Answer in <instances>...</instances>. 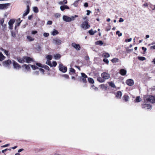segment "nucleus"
Returning a JSON list of instances; mask_svg holds the SVG:
<instances>
[{
	"instance_id": "obj_42",
	"label": "nucleus",
	"mask_w": 155,
	"mask_h": 155,
	"mask_svg": "<svg viewBox=\"0 0 155 155\" xmlns=\"http://www.w3.org/2000/svg\"><path fill=\"white\" fill-rule=\"evenodd\" d=\"M75 72V70L72 68H71L70 70V74H71V73H74Z\"/></svg>"
},
{
	"instance_id": "obj_51",
	"label": "nucleus",
	"mask_w": 155,
	"mask_h": 155,
	"mask_svg": "<svg viewBox=\"0 0 155 155\" xmlns=\"http://www.w3.org/2000/svg\"><path fill=\"white\" fill-rule=\"evenodd\" d=\"M132 40V39L131 38H129V39H126L125 40V42H130Z\"/></svg>"
},
{
	"instance_id": "obj_20",
	"label": "nucleus",
	"mask_w": 155,
	"mask_h": 155,
	"mask_svg": "<svg viewBox=\"0 0 155 155\" xmlns=\"http://www.w3.org/2000/svg\"><path fill=\"white\" fill-rule=\"evenodd\" d=\"M102 56L104 58H109L110 56V54L107 53H104L102 54Z\"/></svg>"
},
{
	"instance_id": "obj_32",
	"label": "nucleus",
	"mask_w": 155,
	"mask_h": 155,
	"mask_svg": "<svg viewBox=\"0 0 155 155\" xmlns=\"http://www.w3.org/2000/svg\"><path fill=\"white\" fill-rule=\"evenodd\" d=\"M97 81L101 83H102L104 82V79H102L101 77H98L97 78Z\"/></svg>"
},
{
	"instance_id": "obj_22",
	"label": "nucleus",
	"mask_w": 155,
	"mask_h": 155,
	"mask_svg": "<svg viewBox=\"0 0 155 155\" xmlns=\"http://www.w3.org/2000/svg\"><path fill=\"white\" fill-rule=\"evenodd\" d=\"M142 100L140 98V96H137V97L135 100V102H139L141 101Z\"/></svg>"
},
{
	"instance_id": "obj_31",
	"label": "nucleus",
	"mask_w": 155,
	"mask_h": 155,
	"mask_svg": "<svg viewBox=\"0 0 155 155\" xmlns=\"http://www.w3.org/2000/svg\"><path fill=\"white\" fill-rule=\"evenodd\" d=\"M88 80L89 83L91 84H93L94 83V81L92 78H88Z\"/></svg>"
},
{
	"instance_id": "obj_44",
	"label": "nucleus",
	"mask_w": 155,
	"mask_h": 155,
	"mask_svg": "<svg viewBox=\"0 0 155 155\" xmlns=\"http://www.w3.org/2000/svg\"><path fill=\"white\" fill-rule=\"evenodd\" d=\"M4 18H3L1 19L0 20V25H3V24L4 23Z\"/></svg>"
},
{
	"instance_id": "obj_64",
	"label": "nucleus",
	"mask_w": 155,
	"mask_h": 155,
	"mask_svg": "<svg viewBox=\"0 0 155 155\" xmlns=\"http://www.w3.org/2000/svg\"><path fill=\"white\" fill-rule=\"evenodd\" d=\"M52 21H48L47 22V24L50 25L52 24Z\"/></svg>"
},
{
	"instance_id": "obj_8",
	"label": "nucleus",
	"mask_w": 155,
	"mask_h": 155,
	"mask_svg": "<svg viewBox=\"0 0 155 155\" xmlns=\"http://www.w3.org/2000/svg\"><path fill=\"white\" fill-rule=\"evenodd\" d=\"M71 46L77 51H79L81 49V46L80 45L75 43H72Z\"/></svg>"
},
{
	"instance_id": "obj_13",
	"label": "nucleus",
	"mask_w": 155,
	"mask_h": 155,
	"mask_svg": "<svg viewBox=\"0 0 155 155\" xmlns=\"http://www.w3.org/2000/svg\"><path fill=\"white\" fill-rule=\"evenodd\" d=\"M25 62L27 63H30L31 61H33V59L32 58L27 56H25Z\"/></svg>"
},
{
	"instance_id": "obj_4",
	"label": "nucleus",
	"mask_w": 155,
	"mask_h": 155,
	"mask_svg": "<svg viewBox=\"0 0 155 155\" xmlns=\"http://www.w3.org/2000/svg\"><path fill=\"white\" fill-rule=\"evenodd\" d=\"M11 63L12 61H11L10 60H8L4 61L3 62V64L5 67L10 68V64Z\"/></svg>"
},
{
	"instance_id": "obj_52",
	"label": "nucleus",
	"mask_w": 155,
	"mask_h": 155,
	"mask_svg": "<svg viewBox=\"0 0 155 155\" xmlns=\"http://www.w3.org/2000/svg\"><path fill=\"white\" fill-rule=\"evenodd\" d=\"M78 1H76L75 2H74V3L73 5H74L75 7L77 6L78 5Z\"/></svg>"
},
{
	"instance_id": "obj_6",
	"label": "nucleus",
	"mask_w": 155,
	"mask_h": 155,
	"mask_svg": "<svg viewBox=\"0 0 155 155\" xmlns=\"http://www.w3.org/2000/svg\"><path fill=\"white\" fill-rule=\"evenodd\" d=\"M101 76L104 80L108 79L110 78V75L106 72H103L101 74Z\"/></svg>"
},
{
	"instance_id": "obj_14",
	"label": "nucleus",
	"mask_w": 155,
	"mask_h": 155,
	"mask_svg": "<svg viewBox=\"0 0 155 155\" xmlns=\"http://www.w3.org/2000/svg\"><path fill=\"white\" fill-rule=\"evenodd\" d=\"M29 12V5H27V9L26 11L23 14L22 18H24L25 16L27 15Z\"/></svg>"
},
{
	"instance_id": "obj_3",
	"label": "nucleus",
	"mask_w": 155,
	"mask_h": 155,
	"mask_svg": "<svg viewBox=\"0 0 155 155\" xmlns=\"http://www.w3.org/2000/svg\"><path fill=\"white\" fill-rule=\"evenodd\" d=\"M61 40L57 38H54L52 40V43L55 45H60L61 44Z\"/></svg>"
},
{
	"instance_id": "obj_5",
	"label": "nucleus",
	"mask_w": 155,
	"mask_h": 155,
	"mask_svg": "<svg viewBox=\"0 0 155 155\" xmlns=\"http://www.w3.org/2000/svg\"><path fill=\"white\" fill-rule=\"evenodd\" d=\"M59 70L63 73H65L67 71V68L66 67L63 66L62 64H59Z\"/></svg>"
},
{
	"instance_id": "obj_1",
	"label": "nucleus",
	"mask_w": 155,
	"mask_h": 155,
	"mask_svg": "<svg viewBox=\"0 0 155 155\" xmlns=\"http://www.w3.org/2000/svg\"><path fill=\"white\" fill-rule=\"evenodd\" d=\"M144 100L145 103L148 101L151 103H155V96L145 95L144 96Z\"/></svg>"
},
{
	"instance_id": "obj_16",
	"label": "nucleus",
	"mask_w": 155,
	"mask_h": 155,
	"mask_svg": "<svg viewBox=\"0 0 155 155\" xmlns=\"http://www.w3.org/2000/svg\"><path fill=\"white\" fill-rule=\"evenodd\" d=\"M60 9L62 11H63L65 9H69V8L67 5H64L63 6H61L60 7Z\"/></svg>"
},
{
	"instance_id": "obj_43",
	"label": "nucleus",
	"mask_w": 155,
	"mask_h": 155,
	"mask_svg": "<svg viewBox=\"0 0 155 155\" xmlns=\"http://www.w3.org/2000/svg\"><path fill=\"white\" fill-rule=\"evenodd\" d=\"M88 32L91 35H94V31L92 29L89 30Z\"/></svg>"
},
{
	"instance_id": "obj_18",
	"label": "nucleus",
	"mask_w": 155,
	"mask_h": 155,
	"mask_svg": "<svg viewBox=\"0 0 155 155\" xmlns=\"http://www.w3.org/2000/svg\"><path fill=\"white\" fill-rule=\"evenodd\" d=\"M22 20L21 21L20 18L18 19L16 21V25L15 26V29H16L17 26H19L20 25L21 23V22Z\"/></svg>"
},
{
	"instance_id": "obj_46",
	"label": "nucleus",
	"mask_w": 155,
	"mask_h": 155,
	"mask_svg": "<svg viewBox=\"0 0 155 155\" xmlns=\"http://www.w3.org/2000/svg\"><path fill=\"white\" fill-rule=\"evenodd\" d=\"M116 34L117 35H118L119 37L121 36L122 35V34L121 33H120V32L119 31H118L116 32Z\"/></svg>"
},
{
	"instance_id": "obj_59",
	"label": "nucleus",
	"mask_w": 155,
	"mask_h": 155,
	"mask_svg": "<svg viewBox=\"0 0 155 155\" xmlns=\"http://www.w3.org/2000/svg\"><path fill=\"white\" fill-rule=\"evenodd\" d=\"M133 49H127V50H126V51H127V53H129V52H130L131 51H133Z\"/></svg>"
},
{
	"instance_id": "obj_25",
	"label": "nucleus",
	"mask_w": 155,
	"mask_h": 155,
	"mask_svg": "<svg viewBox=\"0 0 155 155\" xmlns=\"http://www.w3.org/2000/svg\"><path fill=\"white\" fill-rule=\"evenodd\" d=\"M15 21V20L14 19H11L8 22V25H13V24L14 23Z\"/></svg>"
},
{
	"instance_id": "obj_50",
	"label": "nucleus",
	"mask_w": 155,
	"mask_h": 155,
	"mask_svg": "<svg viewBox=\"0 0 155 155\" xmlns=\"http://www.w3.org/2000/svg\"><path fill=\"white\" fill-rule=\"evenodd\" d=\"M49 35V34L48 33H45L43 34V35L44 37H48Z\"/></svg>"
},
{
	"instance_id": "obj_7",
	"label": "nucleus",
	"mask_w": 155,
	"mask_h": 155,
	"mask_svg": "<svg viewBox=\"0 0 155 155\" xmlns=\"http://www.w3.org/2000/svg\"><path fill=\"white\" fill-rule=\"evenodd\" d=\"M10 5V3H5L0 4V9H6Z\"/></svg>"
},
{
	"instance_id": "obj_37",
	"label": "nucleus",
	"mask_w": 155,
	"mask_h": 155,
	"mask_svg": "<svg viewBox=\"0 0 155 155\" xmlns=\"http://www.w3.org/2000/svg\"><path fill=\"white\" fill-rule=\"evenodd\" d=\"M124 98L126 101H128L129 99V97L128 96L124 95Z\"/></svg>"
},
{
	"instance_id": "obj_17",
	"label": "nucleus",
	"mask_w": 155,
	"mask_h": 155,
	"mask_svg": "<svg viewBox=\"0 0 155 155\" xmlns=\"http://www.w3.org/2000/svg\"><path fill=\"white\" fill-rule=\"evenodd\" d=\"M25 56L23 57L22 58L18 59V61L20 63H23L25 62Z\"/></svg>"
},
{
	"instance_id": "obj_9",
	"label": "nucleus",
	"mask_w": 155,
	"mask_h": 155,
	"mask_svg": "<svg viewBox=\"0 0 155 155\" xmlns=\"http://www.w3.org/2000/svg\"><path fill=\"white\" fill-rule=\"evenodd\" d=\"M126 83L128 86H132L134 84V82L133 80L131 79H129L126 80Z\"/></svg>"
},
{
	"instance_id": "obj_24",
	"label": "nucleus",
	"mask_w": 155,
	"mask_h": 155,
	"mask_svg": "<svg viewBox=\"0 0 155 155\" xmlns=\"http://www.w3.org/2000/svg\"><path fill=\"white\" fill-rule=\"evenodd\" d=\"M58 34V31L55 29H54L53 32L51 33V35L54 36Z\"/></svg>"
},
{
	"instance_id": "obj_47",
	"label": "nucleus",
	"mask_w": 155,
	"mask_h": 155,
	"mask_svg": "<svg viewBox=\"0 0 155 155\" xmlns=\"http://www.w3.org/2000/svg\"><path fill=\"white\" fill-rule=\"evenodd\" d=\"M2 51H4L5 54L7 56H8L9 55L8 51L4 49H3Z\"/></svg>"
},
{
	"instance_id": "obj_49",
	"label": "nucleus",
	"mask_w": 155,
	"mask_h": 155,
	"mask_svg": "<svg viewBox=\"0 0 155 155\" xmlns=\"http://www.w3.org/2000/svg\"><path fill=\"white\" fill-rule=\"evenodd\" d=\"M11 34L12 36L13 37H16V34L15 33L13 32V31H11Z\"/></svg>"
},
{
	"instance_id": "obj_29",
	"label": "nucleus",
	"mask_w": 155,
	"mask_h": 155,
	"mask_svg": "<svg viewBox=\"0 0 155 155\" xmlns=\"http://www.w3.org/2000/svg\"><path fill=\"white\" fill-rule=\"evenodd\" d=\"M111 61L113 63L118 62L119 61V59L116 58H114L111 60Z\"/></svg>"
},
{
	"instance_id": "obj_30",
	"label": "nucleus",
	"mask_w": 155,
	"mask_h": 155,
	"mask_svg": "<svg viewBox=\"0 0 155 155\" xmlns=\"http://www.w3.org/2000/svg\"><path fill=\"white\" fill-rule=\"evenodd\" d=\"M46 58L47 59V61H50L52 58V56L51 55H48L46 56Z\"/></svg>"
},
{
	"instance_id": "obj_56",
	"label": "nucleus",
	"mask_w": 155,
	"mask_h": 155,
	"mask_svg": "<svg viewBox=\"0 0 155 155\" xmlns=\"http://www.w3.org/2000/svg\"><path fill=\"white\" fill-rule=\"evenodd\" d=\"M11 150L10 149H7V148H6V149H5V150H3L2 151V153H4L7 150Z\"/></svg>"
},
{
	"instance_id": "obj_2",
	"label": "nucleus",
	"mask_w": 155,
	"mask_h": 155,
	"mask_svg": "<svg viewBox=\"0 0 155 155\" xmlns=\"http://www.w3.org/2000/svg\"><path fill=\"white\" fill-rule=\"evenodd\" d=\"M90 27L88 24V22L87 21H85L82 23L81 25V27L84 30L88 29Z\"/></svg>"
},
{
	"instance_id": "obj_58",
	"label": "nucleus",
	"mask_w": 155,
	"mask_h": 155,
	"mask_svg": "<svg viewBox=\"0 0 155 155\" xmlns=\"http://www.w3.org/2000/svg\"><path fill=\"white\" fill-rule=\"evenodd\" d=\"M1 25L2 26V27L3 29L4 30V29H5V28L6 27V25L5 24H3V25Z\"/></svg>"
},
{
	"instance_id": "obj_11",
	"label": "nucleus",
	"mask_w": 155,
	"mask_h": 155,
	"mask_svg": "<svg viewBox=\"0 0 155 155\" xmlns=\"http://www.w3.org/2000/svg\"><path fill=\"white\" fill-rule=\"evenodd\" d=\"M63 20L64 21L66 22H71L70 17H68L66 15H64L63 16Z\"/></svg>"
},
{
	"instance_id": "obj_63",
	"label": "nucleus",
	"mask_w": 155,
	"mask_h": 155,
	"mask_svg": "<svg viewBox=\"0 0 155 155\" xmlns=\"http://www.w3.org/2000/svg\"><path fill=\"white\" fill-rule=\"evenodd\" d=\"M39 72L38 71H36L34 72V74L36 75H38L39 74Z\"/></svg>"
},
{
	"instance_id": "obj_35",
	"label": "nucleus",
	"mask_w": 155,
	"mask_h": 155,
	"mask_svg": "<svg viewBox=\"0 0 155 155\" xmlns=\"http://www.w3.org/2000/svg\"><path fill=\"white\" fill-rule=\"evenodd\" d=\"M46 64L49 65L51 67H52V64L51 63L50 61L48 60L47 61L46 63Z\"/></svg>"
},
{
	"instance_id": "obj_60",
	"label": "nucleus",
	"mask_w": 155,
	"mask_h": 155,
	"mask_svg": "<svg viewBox=\"0 0 155 155\" xmlns=\"http://www.w3.org/2000/svg\"><path fill=\"white\" fill-rule=\"evenodd\" d=\"M9 145V144H5L4 145H3L1 147H8Z\"/></svg>"
},
{
	"instance_id": "obj_53",
	"label": "nucleus",
	"mask_w": 155,
	"mask_h": 155,
	"mask_svg": "<svg viewBox=\"0 0 155 155\" xmlns=\"http://www.w3.org/2000/svg\"><path fill=\"white\" fill-rule=\"evenodd\" d=\"M52 66L55 67L57 65V63L55 61H54L52 62Z\"/></svg>"
},
{
	"instance_id": "obj_12",
	"label": "nucleus",
	"mask_w": 155,
	"mask_h": 155,
	"mask_svg": "<svg viewBox=\"0 0 155 155\" xmlns=\"http://www.w3.org/2000/svg\"><path fill=\"white\" fill-rule=\"evenodd\" d=\"M142 107L145 109L151 110L152 108V106L150 104H142Z\"/></svg>"
},
{
	"instance_id": "obj_45",
	"label": "nucleus",
	"mask_w": 155,
	"mask_h": 155,
	"mask_svg": "<svg viewBox=\"0 0 155 155\" xmlns=\"http://www.w3.org/2000/svg\"><path fill=\"white\" fill-rule=\"evenodd\" d=\"M55 16L56 18H58L60 17L61 14L59 13H56L55 14Z\"/></svg>"
},
{
	"instance_id": "obj_10",
	"label": "nucleus",
	"mask_w": 155,
	"mask_h": 155,
	"mask_svg": "<svg viewBox=\"0 0 155 155\" xmlns=\"http://www.w3.org/2000/svg\"><path fill=\"white\" fill-rule=\"evenodd\" d=\"M13 61V65L14 67V68L15 69L18 70L21 68V66L18 63H17L16 62L14 61Z\"/></svg>"
},
{
	"instance_id": "obj_26",
	"label": "nucleus",
	"mask_w": 155,
	"mask_h": 155,
	"mask_svg": "<svg viewBox=\"0 0 155 155\" xmlns=\"http://www.w3.org/2000/svg\"><path fill=\"white\" fill-rule=\"evenodd\" d=\"M78 17V16L77 15H75L74 16H71L70 17L71 21L75 20L76 18Z\"/></svg>"
},
{
	"instance_id": "obj_41",
	"label": "nucleus",
	"mask_w": 155,
	"mask_h": 155,
	"mask_svg": "<svg viewBox=\"0 0 155 155\" xmlns=\"http://www.w3.org/2000/svg\"><path fill=\"white\" fill-rule=\"evenodd\" d=\"M91 88L92 89L96 91H97L98 89V88L97 87H96L94 85H92L91 86Z\"/></svg>"
},
{
	"instance_id": "obj_40",
	"label": "nucleus",
	"mask_w": 155,
	"mask_h": 155,
	"mask_svg": "<svg viewBox=\"0 0 155 155\" xmlns=\"http://www.w3.org/2000/svg\"><path fill=\"white\" fill-rule=\"evenodd\" d=\"M138 59L139 60L141 61H144L146 59V58L143 57H138Z\"/></svg>"
},
{
	"instance_id": "obj_55",
	"label": "nucleus",
	"mask_w": 155,
	"mask_h": 155,
	"mask_svg": "<svg viewBox=\"0 0 155 155\" xmlns=\"http://www.w3.org/2000/svg\"><path fill=\"white\" fill-rule=\"evenodd\" d=\"M150 8H152L153 10H154L155 9V5H151L150 6Z\"/></svg>"
},
{
	"instance_id": "obj_57",
	"label": "nucleus",
	"mask_w": 155,
	"mask_h": 155,
	"mask_svg": "<svg viewBox=\"0 0 155 155\" xmlns=\"http://www.w3.org/2000/svg\"><path fill=\"white\" fill-rule=\"evenodd\" d=\"M36 65L40 67H43V66H42L41 64L40 63H37Z\"/></svg>"
},
{
	"instance_id": "obj_33",
	"label": "nucleus",
	"mask_w": 155,
	"mask_h": 155,
	"mask_svg": "<svg viewBox=\"0 0 155 155\" xmlns=\"http://www.w3.org/2000/svg\"><path fill=\"white\" fill-rule=\"evenodd\" d=\"M33 10L34 12L36 13L38 12V8L37 7H34L33 8Z\"/></svg>"
},
{
	"instance_id": "obj_15",
	"label": "nucleus",
	"mask_w": 155,
	"mask_h": 155,
	"mask_svg": "<svg viewBox=\"0 0 155 155\" xmlns=\"http://www.w3.org/2000/svg\"><path fill=\"white\" fill-rule=\"evenodd\" d=\"M120 74L124 76L127 73V71L124 69H121L120 71Z\"/></svg>"
},
{
	"instance_id": "obj_61",
	"label": "nucleus",
	"mask_w": 155,
	"mask_h": 155,
	"mask_svg": "<svg viewBox=\"0 0 155 155\" xmlns=\"http://www.w3.org/2000/svg\"><path fill=\"white\" fill-rule=\"evenodd\" d=\"M85 59L87 61L89 60V57L88 56H86L84 57Z\"/></svg>"
},
{
	"instance_id": "obj_48",
	"label": "nucleus",
	"mask_w": 155,
	"mask_h": 155,
	"mask_svg": "<svg viewBox=\"0 0 155 155\" xmlns=\"http://www.w3.org/2000/svg\"><path fill=\"white\" fill-rule=\"evenodd\" d=\"M103 61L107 64H108L109 63V61L107 59L104 58L103 60Z\"/></svg>"
},
{
	"instance_id": "obj_38",
	"label": "nucleus",
	"mask_w": 155,
	"mask_h": 155,
	"mask_svg": "<svg viewBox=\"0 0 155 155\" xmlns=\"http://www.w3.org/2000/svg\"><path fill=\"white\" fill-rule=\"evenodd\" d=\"M81 76L83 78H87V76L84 73H81Z\"/></svg>"
},
{
	"instance_id": "obj_36",
	"label": "nucleus",
	"mask_w": 155,
	"mask_h": 155,
	"mask_svg": "<svg viewBox=\"0 0 155 155\" xmlns=\"http://www.w3.org/2000/svg\"><path fill=\"white\" fill-rule=\"evenodd\" d=\"M108 84L111 87H115V85L114 83L111 82H109L108 83Z\"/></svg>"
},
{
	"instance_id": "obj_34",
	"label": "nucleus",
	"mask_w": 155,
	"mask_h": 155,
	"mask_svg": "<svg viewBox=\"0 0 155 155\" xmlns=\"http://www.w3.org/2000/svg\"><path fill=\"white\" fill-rule=\"evenodd\" d=\"M27 38L29 41H31L34 40V38L30 36H27Z\"/></svg>"
},
{
	"instance_id": "obj_28",
	"label": "nucleus",
	"mask_w": 155,
	"mask_h": 155,
	"mask_svg": "<svg viewBox=\"0 0 155 155\" xmlns=\"http://www.w3.org/2000/svg\"><path fill=\"white\" fill-rule=\"evenodd\" d=\"M22 67H25L27 71H29L30 70V68L29 65H28L26 64H24Z\"/></svg>"
},
{
	"instance_id": "obj_54",
	"label": "nucleus",
	"mask_w": 155,
	"mask_h": 155,
	"mask_svg": "<svg viewBox=\"0 0 155 155\" xmlns=\"http://www.w3.org/2000/svg\"><path fill=\"white\" fill-rule=\"evenodd\" d=\"M63 76L65 78L68 79L69 78V77L68 75L67 74H64L63 75Z\"/></svg>"
},
{
	"instance_id": "obj_19",
	"label": "nucleus",
	"mask_w": 155,
	"mask_h": 155,
	"mask_svg": "<svg viewBox=\"0 0 155 155\" xmlns=\"http://www.w3.org/2000/svg\"><path fill=\"white\" fill-rule=\"evenodd\" d=\"M122 95V93L120 91H118L116 93V97L118 98H120Z\"/></svg>"
},
{
	"instance_id": "obj_27",
	"label": "nucleus",
	"mask_w": 155,
	"mask_h": 155,
	"mask_svg": "<svg viewBox=\"0 0 155 155\" xmlns=\"http://www.w3.org/2000/svg\"><path fill=\"white\" fill-rule=\"evenodd\" d=\"M61 57L60 55L59 54H56L54 55V58L55 59H58Z\"/></svg>"
},
{
	"instance_id": "obj_23",
	"label": "nucleus",
	"mask_w": 155,
	"mask_h": 155,
	"mask_svg": "<svg viewBox=\"0 0 155 155\" xmlns=\"http://www.w3.org/2000/svg\"><path fill=\"white\" fill-rule=\"evenodd\" d=\"M5 58V57L3 55L1 52H0V61H2Z\"/></svg>"
},
{
	"instance_id": "obj_39",
	"label": "nucleus",
	"mask_w": 155,
	"mask_h": 155,
	"mask_svg": "<svg viewBox=\"0 0 155 155\" xmlns=\"http://www.w3.org/2000/svg\"><path fill=\"white\" fill-rule=\"evenodd\" d=\"M29 65L31 66L32 69L34 70L38 68L35 65L31 64H30Z\"/></svg>"
},
{
	"instance_id": "obj_21",
	"label": "nucleus",
	"mask_w": 155,
	"mask_h": 155,
	"mask_svg": "<svg viewBox=\"0 0 155 155\" xmlns=\"http://www.w3.org/2000/svg\"><path fill=\"white\" fill-rule=\"evenodd\" d=\"M96 45L101 46L103 45L104 43L103 41H98L95 42Z\"/></svg>"
},
{
	"instance_id": "obj_62",
	"label": "nucleus",
	"mask_w": 155,
	"mask_h": 155,
	"mask_svg": "<svg viewBox=\"0 0 155 155\" xmlns=\"http://www.w3.org/2000/svg\"><path fill=\"white\" fill-rule=\"evenodd\" d=\"M87 15H89L91 13V11H89V10H87Z\"/></svg>"
}]
</instances>
